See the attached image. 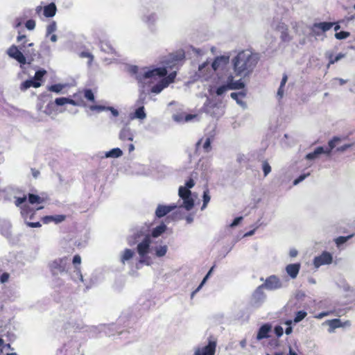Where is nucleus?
I'll return each mask as SVG.
<instances>
[{
  "label": "nucleus",
  "instance_id": "473e14b6",
  "mask_svg": "<svg viewBox=\"0 0 355 355\" xmlns=\"http://www.w3.org/2000/svg\"><path fill=\"white\" fill-rule=\"evenodd\" d=\"M135 254V252L131 249H125L124 251H123L121 254V261L123 264H125L126 261L130 260L133 255Z\"/></svg>",
  "mask_w": 355,
  "mask_h": 355
},
{
  "label": "nucleus",
  "instance_id": "09e8293b",
  "mask_svg": "<svg viewBox=\"0 0 355 355\" xmlns=\"http://www.w3.org/2000/svg\"><path fill=\"white\" fill-rule=\"evenodd\" d=\"M31 87H33L32 79L27 80L23 82L20 86V89L21 90H26L28 88H30Z\"/></svg>",
  "mask_w": 355,
  "mask_h": 355
},
{
  "label": "nucleus",
  "instance_id": "4c0bfd02",
  "mask_svg": "<svg viewBox=\"0 0 355 355\" xmlns=\"http://www.w3.org/2000/svg\"><path fill=\"white\" fill-rule=\"evenodd\" d=\"M101 49L107 53H114L115 52L114 49L108 42H101Z\"/></svg>",
  "mask_w": 355,
  "mask_h": 355
},
{
  "label": "nucleus",
  "instance_id": "69168bd1",
  "mask_svg": "<svg viewBox=\"0 0 355 355\" xmlns=\"http://www.w3.org/2000/svg\"><path fill=\"white\" fill-rule=\"evenodd\" d=\"M283 88H284V87L279 86V87L278 89V91H277V96L279 98H282L284 96V91Z\"/></svg>",
  "mask_w": 355,
  "mask_h": 355
},
{
  "label": "nucleus",
  "instance_id": "774afa93",
  "mask_svg": "<svg viewBox=\"0 0 355 355\" xmlns=\"http://www.w3.org/2000/svg\"><path fill=\"white\" fill-rule=\"evenodd\" d=\"M26 224L28 226H29L31 227H39L41 226V224L40 222H36V223L28 222Z\"/></svg>",
  "mask_w": 355,
  "mask_h": 355
},
{
  "label": "nucleus",
  "instance_id": "6e6d98bb",
  "mask_svg": "<svg viewBox=\"0 0 355 355\" xmlns=\"http://www.w3.org/2000/svg\"><path fill=\"white\" fill-rule=\"evenodd\" d=\"M340 141V138L335 137L328 143V146L331 149H334L336 147V143Z\"/></svg>",
  "mask_w": 355,
  "mask_h": 355
},
{
  "label": "nucleus",
  "instance_id": "bf43d9fd",
  "mask_svg": "<svg viewBox=\"0 0 355 355\" xmlns=\"http://www.w3.org/2000/svg\"><path fill=\"white\" fill-rule=\"evenodd\" d=\"M275 333L277 337H280L284 334L283 328L281 326H276L275 327Z\"/></svg>",
  "mask_w": 355,
  "mask_h": 355
},
{
  "label": "nucleus",
  "instance_id": "052dcab7",
  "mask_svg": "<svg viewBox=\"0 0 355 355\" xmlns=\"http://www.w3.org/2000/svg\"><path fill=\"white\" fill-rule=\"evenodd\" d=\"M242 220H243V217L242 216L236 217L233 220V222L230 225V227H234L237 226L241 223V221Z\"/></svg>",
  "mask_w": 355,
  "mask_h": 355
},
{
  "label": "nucleus",
  "instance_id": "412c9836",
  "mask_svg": "<svg viewBox=\"0 0 355 355\" xmlns=\"http://www.w3.org/2000/svg\"><path fill=\"white\" fill-rule=\"evenodd\" d=\"M158 19V17L156 12H149L148 10L144 12L141 16V20L148 27L154 26Z\"/></svg>",
  "mask_w": 355,
  "mask_h": 355
},
{
  "label": "nucleus",
  "instance_id": "a18cd8bd",
  "mask_svg": "<svg viewBox=\"0 0 355 355\" xmlns=\"http://www.w3.org/2000/svg\"><path fill=\"white\" fill-rule=\"evenodd\" d=\"M84 96L88 101L94 102L95 100L94 94L92 89H87L84 91Z\"/></svg>",
  "mask_w": 355,
  "mask_h": 355
},
{
  "label": "nucleus",
  "instance_id": "7c9ffc66",
  "mask_svg": "<svg viewBox=\"0 0 355 355\" xmlns=\"http://www.w3.org/2000/svg\"><path fill=\"white\" fill-rule=\"evenodd\" d=\"M43 11L46 17H53L56 14L57 8L54 3H51L44 7Z\"/></svg>",
  "mask_w": 355,
  "mask_h": 355
},
{
  "label": "nucleus",
  "instance_id": "f8f14e48",
  "mask_svg": "<svg viewBox=\"0 0 355 355\" xmlns=\"http://www.w3.org/2000/svg\"><path fill=\"white\" fill-rule=\"evenodd\" d=\"M26 200V196H24L23 197L16 198L15 202V205L21 209V214L24 218L30 213L33 215L35 212L34 210L29 207Z\"/></svg>",
  "mask_w": 355,
  "mask_h": 355
},
{
  "label": "nucleus",
  "instance_id": "aec40b11",
  "mask_svg": "<svg viewBox=\"0 0 355 355\" xmlns=\"http://www.w3.org/2000/svg\"><path fill=\"white\" fill-rule=\"evenodd\" d=\"M336 24L334 22H320L315 23L312 27V31L315 35H320V31L326 32L331 29Z\"/></svg>",
  "mask_w": 355,
  "mask_h": 355
},
{
  "label": "nucleus",
  "instance_id": "dca6fc26",
  "mask_svg": "<svg viewBox=\"0 0 355 355\" xmlns=\"http://www.w3.org/2000/svg\"><path fill=\"white\" fill-rule=\"evenodd\" d=\"M184 58V54L182 53L171 54L163 61L166 67L172 69L175 67Z\"/></svg>",
  "mask_w": 355,
  "mask_h": 355
},
{
  "label": "nucleus",
  "instance_id": "4468645a",
  "mask_svg": "<svg viewBox=\"0 0 355 355\" xmlns=\"http://www.w3.org/2000/svg\"><path fill=\"white\" fill-rule=\"evenodd\" d=\"M230 57L227 55H221L215 58L211 63V68L214 71H223L229 64Z\"/></svg>",
  "mask_w": 355,
  "mask_h": 355
},
{
  "label": "nucleus",
  "instance_id": "ddd939ff",
  "mask_svg": "<svg viewBox=\"0 0 355 355\" xmlns=\"http://www.w3.org/2000/svg\"><path fill=\"white\" fill-rule=\"evenodd\" d=\"M323 324H326L329 326L328 331L329 333H334L335 329L340 327H347L351 325V323L349 320L343 322L340 319H333L326 320Z\"/></svg>",
  "mask_w": 355,
  "mask_h": 355
},
{
  "label": "nucleus",
  "instance_id": "c03bdc74",
  "mask_svg": "<svg viewBox=\"0 0 355 355\" xmlns=\"http://www.w3.org/2000/svg\"><path fill=\"white\" fill-rule=\"evenodd\" d=\"M352 236H353V234L347 236H339L337 239H336L335 242L338 246H340V245L347 242Z\"/></svg>",
  "mask_w": 355,
  "mask_h": 355
},
{
  "label": "nucleus",
  "instance_id": "4be33fe9",
  "mask_svg": "<svg viewBox=\"0 0 355 355\" xmlns=\"http://www.w3.org/2000/svg\"><path fill=\"white\" fill-rule=\"evenodd\" d=\"M176 208L177 205L175 203H173L170 205H159L156 209L155 215L158 218H162Z\"/></svg>",
  "mask_w": 355,
  "mask_h": 355
},
{
  "label": "nucleus",
  "instance_id": "a878e982",
  "mask_svg": "<svg viewBox=\"0 0 355 355\" xmlns=\"http://www.w3.org/2000/svg\"><path fill=\"white\" fill-rule=\"evenodd\" d=\"M17 42H21L18 47L23 51L26 55L35 54V51L33 49H26L27 40L26 35H18L17 37Z\"/></svg>",
  "mask_w": 355,
  "mask_h": 355
},
{
  "label": "nucleus",
  "instance_id": "1a4fd4ad",
  "mask_svg": "<svg viewBox=\"0 0 355 355\" xmlns=\"http://www.w3.org/2000/svg\"><path fill=\"white\" fill-rule=\"evenodd\" d=\"M7 55L17 60L20 64L26 63V55L18 46L15 44L11 45L6 51Z\"/></svg>",
  "mask_w": 355,
  "mask_h": 355
},
{
  "label": "nucleus",
  "instance_id": "0eeeda50",
  "mask_svg": "<svg viewBox=\"0 0 355 355\" xmlns=\"http://www.w3.org/2000/svg\"><path fill=\"white\" fill-rule=\"evenodd\" d=\"M149 233V227L147 225H138L131 230V234L128 239L129 245H132L139 241L140 239L144 238Z\"/></svg>",
  "mask_w": 355,
  "mask_h": 355
},
{
  "label": "nucleus",
  "instance_id": "f257e3e1",
  "mask_svg": "<svg viewBox=\"0 0 355 355\" xmlns=\"http://www.w3.org/2000/svg\"><path fill=\"white\" fill-rule=\"evenodd\" d=\"M244 87L245 83L242 79L234 80L233 73L226 71L222 73H218L216 85L211 87L209 94L211 96H221L227 91L241 89Z\"/></svg>",
  "mask_w": 355,
  "mask_h": 355
},
{
  "label": "nucleus",
  "instance_id": "c85d7f7f",
  "mask_svg": "<svg viewBox=\"0 0 355 355\" xmlns=\"http://www.w3.org/2000/svg\"><path fill=\"white\" fill-rule=\"evenodd\" d=\"M202 145V148L205 153H209L211 149V138L207 137L205 140L203 139H200L196 143V148L197 150H199L200 148V146Z\"/></svg>",
  "mask_w": 355,
  "mask_h": 355
},
{
  "label": "nucleus",
  "instance_id": "5fc2aeb1",
  "mask_svg": "<svg viewBox=\"0 0 355 355\" xmlns=\"http://www.w3.org/2000/svg\"><path fill=\"white\" fill-rule=\"evenodd\" d=\"M28 30L32 31L35 28V21L33 19H28L25 24Z\"/></svg>",
  "mask_w": 355,
  "mask_h": 355
},
{
  "label": "nucleus",
  "instance_id": "338daca9",
  "mask_svg": "<svg viewBox=\"0 0 355 355\" xmlns=\"http://www.w3.org/2000/svg\"><path fill=\"white\" fill-rule=\"evenodd\" d=\"M145 99V95H144V91H142L140 94V96H139V100L137 101V105H140V104H142L143 103V101H144Z\"/></svg>",
  "mask_w": 355,
  "mask_h": 355
},
{
  "label": "nucleus",
  "instance_id": "393cba45",
  "mask_svg": "<svg viewBox=\"0 0 355 355\" xmlns=\"http://www.w3.org/2000/svg\"><path fill=\"white\" fill-rule=\"evenodd\" d=\"M246 96V93L244 91L239 92H232L230 94V96L232 99L235 100L236 103L239 105L243 109L247 108L246 103L243 101V98Z\"/></svg>",
  "mask_w": 355,
  "mask_h": 355
},
{
  "label": "nucleus",
  "instance_id": "39448f33",
  "mask_svg": "<svg viewBox=\"0 0 355 355\" xmlns=\"http://www.w3.org/2000/svg\"><path fill=\"white\" fill-rule=\"evenodd\" d=\"M70 259L68 257L57 258L49 262V267L53 276L56 277L60 274L67 272Z\"/></svg>",
  "mask_w": 355,
  "mask_h": 355
},
{
  "label": "nucleus",
  "instance_id": "a19ab883",
  "mask_svg": "<svg viewBox=\"0 0 355 355\" xmlns=\"http://www.w3.org/2000/svg\"><path fill=\"white\" fill-rule=\"evenodd\" d=\"M202 198H203V204L201 207L202 210L205 209L207 207V205L209 202L210 199H211L208 190L204 191Z\"/></svg>",
  "mask_w": 355,
  "mask_h": 355
},
{
  "label": "nucleus",
  "instance_id": "0e129e2a",
  "mask_svg": "<svg viewBox=\"0 0 355 355\" xmlns=\"http://www.w3.org/2000/svg\"><path fill=\"white\" fill-rule=\"evenodd\" d=\"M53 105V103H49L46 107V110H44V112L47 115H51L52 114V110H51V106Z\"/></svg>",
  "mask_w": 355,
  "mask_h": 355
},
{
  "label": "nucleus",
  "instance_id": "72a5a7b5",
  "mask_svg": "<svg viewBox=\"0 0 355 355\" xmlns=\"http://www.w3.org/2000/svg\"><path fill=\"white\" fill-rule=\"evenodd\" d=\"M324 153V148L319 146L315 149L312 153H308L306 155V159L309 160H313L318 157V156Z\"/></svg>",
  "mask_w": 355,
  "mask_h": 355
},
{
  "label": "nucleus",
  "instance_id": "79ce46f5",
  "mask_svg": "<svg viewBox=\"0 0 355 355\" xmlns=\"http://www.w3.org/2000/svg\"><path fill=\"white\" fill-rule=\"evenodd\" d=\"M57 29V24L56 22L53 21H51L47 26H46V36H49V35L54 33Z\"/></svg>",
  "mask_w": 355,
  "mask_h": 355
},
{
  "label": "nucleus",
  "instance_id": "7ed1b4c3",
  "mask_svg": "<svg viewBox=\"0 0 355 355\" xmlns=\"http://www.w3.org/2000/svg\"><path fill=\"white\" fill-rule=\"evenodd\" d=\"M128 71L131 75L135 76L138 83L144 87V85L148 83V79L155 76L163 77L167 74L166 67H159L153 69H147L146 68H139L137 66H129Z\"/></svg>",
  "mask_w": 355,
  "mask_h": 355
},
{
  "label": "nucleus",
  "instance_id": "a211bd4d",
  "mask_svg": "<svg viewBox=\"0 0 355 355\" xmlns=\"http://www.w3.org/2000/svg\"><path fill=\"white\" fill-rule=\"evenodd\" d=\"M272 28L281 33V38L284 42H288L291 40L287 32L288 28L284 23L280 21L273 22Z\"/></svg>",
  "mask_w": 355,
  "mask_h": 355
},
{
  "label": "nucleus",
  "instance_id": "f3484780",
  "mask_svg": "<svg viewBox=\"0 0 355 355\" xmlns=\"http://www.w3.org/2000/svg\"><path fill=\"white\" fill-rule=\"evenodd\" d=\"M135 132L128 125H125L119 132V138L122 141H132Z\"/></svg>",
  "mask_w": 355,
  "mask_h": 355
},
{
  "label": "nucleus",
  "instance_id": "6ab92c4d",
  "mask_svg": "<svg viewBox=\"0 0 355 355\" xmlns=\"http://www.w3.org/2000/svg\"><path fill=\"white\" fill-rule=\"evenodd\" d=\"M212 71L211 66L210 67L209 63L205 62L199 65L197 76L200 78L207 80L211 76Z\"/></svg>",
  "mask_w": 355,
  "mask_h": 355
},
{
  "label": "nucleus",
  "instance_id": "2f4dec72",
  "mask_svg": "<svg viewBox=\"0 0 355 355\" xmlns=\"http://www.w3.org/2000/svg\"><path fill=\"white\" fill-rule=\"evenodd\" d=\"M146 118V114L145 112V109L143 105L139 106L137 109H136L135 112L130 114L131 119H140L144 120Z\"/></svg>",
  "mask_w": 355,
  "mask_h": 355
},
{
  "label": "nucleus",
  "instance_id": "4d7b16f0",
  "mask_svg": "<svg viewBox=\"0 0 355 355\" xmlns=\"http://www.w3.org/2000/svg\"><path fill=\"white\" fill-rule=\"evenodd\" d=\"M195 185V182L193 179L190 178L189 180H187L185 182V185L183 186L184 187L187 188V189L190 190V189L193 188Z\"/></svg>",
  "mask_w": 355,
  "mask_h": 355
},
{
  "label": "nucleus",
  "instance_id": "5701e85b",
  "mask_svg": "<svg viewBox=\"0 0 355 355\" xmlns=\"http://www.w3.org/2000/svg\"><path fill=\"white\" fill-rule=\"evenodd\" d=\"M264 287L261 285L254 291L252 295V302L257 306H259L265 300L266 295L263 291Z\"/></svg>",
  "mask_w": 355,
  "mask_h": 355
},
{
  "label": "nucleus",
  "instance_id": "ea45409f",
  "mask_svg": "<svg viewBox=\"0 0 355 355\" xmlns=\"http://www.w3.org/2000/svg\"><path fill=\"white\" fill-rule=\"evenodd\" d=\"M307 315V313L304 311H300L296 313L295 317L293 320L294 323H298L302 321Z\"/></svg>",
  "mask_w": 355,
  "mask_h": 355
},
{
  "label": "nucleus",
  "instance_id": "49530a36",
  "mask_svg": "<svg viewBox=\"0 0 355 355\" xmlns=\"http://www.w3.org/2000/svg\"><path fill=\"white\" fill-rule=\"evenodd\" d=\"M262 169L264 176H267L271 171V166L267 161H263L262 163Z\"/></svg>",
  "mask_w": 355,
  "mask_h": 355
},
{
  "label": "nucleus",
  "instance_id": "3c124183",
  "mask_svg": "<svg viewBox=\"0 0 355 355\" xmlns=\"http://www.w3.org/2000/svg\"><path fill=\"white\" fill-rule=\"evenodd\" d=\"M89 109L92 111H96L98 112H103V111H106L107 106H104V105H91L89 107Z\"/></svg>",
  "mask_w": 355,
  "mask_h": 355
},
{
  "label": "nucleus",
  "instance_id": "9d476101",
  "mask_svg": "<svg viewBox=\"0 0 355 355\" xmlns=\"http://www.w3.org/2000/svg\"><path fill=\"white\" fill-rule=\"evenodd\" d=\"M176 76V71H174L169 73L168 76L162 78L157 85H154L151 89V92L159 94L164 88L173 82Z\"/></svg>",
  "mask_w": 355,
  "mask_h": 355
},
{
  "label": "nucleus",
  "instance_id": "20e7f679",
  "mask_svg": "<svg viewBox=\"0 0 355 355\" xmlns=\"http://www.w3.org/2000/svg\"><path fill=\"white\" fill-rule=\"evenodd\" d=\"M180 200L177 203V208H184L187 211L191 210L194 207V200L191 196V192L187 188L180 186L178 189Z\"/></svg>",
  "mask_w": 355,
  "mask_h": 355
},
{
  "label": "nucleus",
  "instance_id": "f704fd0d",
  "mask_svg": "<svg viewBox=\"0 0 355 355\" xmlns=\"http://www.w3.org/2000/svg\"><path fill=\"white\" fill-rule=\"evenodd\" d=\"M166 230V225L164 224H161L154 228L152 231L151 237L157 238L159 236L162 234H163Z\"/></svg>",
  "mask_w": 355,
  "mask_h": 355
},
{
  "label": "nucleus",
  "instance_id": "9b49d317",
  "mask_svg": "<svg viewBox=\"0 0 355 355\" xmlns=\"http://www.w3.org/2000/svg\"><path fill=\"white\" fill-rule=\"evenodd\" d=\"M262 286L264 288L270 291L277 290L284 287L282 282L276 275H270L267 277Z\"/></svg>",
  "mask_w": 355,
  "mask_h": 355
},
{
  "label": "nucleus",
  "instance_id": "cd10ccee",
  "mask_svg": "<svg viewBox=\"0 0 355 355\" xmlns=\"http://www.w3.org/2000/svg\"><path fill=\"white\" fill-rule=\"evenodd\" d=\"M168 246L166 245H156L151 247V252H154L155 257H163L168 252Z\"/></svg>",
  "mask_w": 355,
  "mask_h": 355
},
{
  "label": "nucleus",
  "instance_id": "8fccbe9b",
  "mask_svg": "<svg viewBox=\"0 0 355 355\" xmlns=\"http://www.w3.org/2000/svg\"><path fill=\"white\" fill-rule=\"evenodd\" d=\"M54 103L58 106L64 105L67 104V98H66V97L57 98H55Z\"/></svg>",
  "mask_w": 355,
  "mask_h": 355
},
{
  "label": "nucleus",
  "instance_id": "37998d69",
  "mask_svg": "<svg viewBox=\"0 0 355 355\" xmlns=\"http://www.w3.org/2000/svg\"><path fill=\"white\" fill-rule=\"evenodd\" d=\"M64 85H63L55 84V85H51L49 87V90L51 92H55L56 94H60L62 92V90L64 89Z\"/></svg>",
  "mask_w": 355,
  "mask_h": 355
},
{
  "label": "nucleus",
  "instance_id": "2eb2a0df",
  "mask_svg": "<svg viewBox=\"0 0 355 355\" xmlns=\"http://www.w3.org/2000/svg\"><path fill=\"white\" fill-rule=\"evenodd\" d=\"M332 255L327 252H323L320 256L315 257L313 265L316 268L326 264H330L332 262Z\"/></svg>",
  "mask_w": 355,
  "mask_h": 355
},
{
  "label": "nucleus",
  "instance_id": "f03ea898",
  "mask_svg": "<svg viewBox=\"0 0 355 355\" xmlns=\"http://www.w3.org/2000/svg\"><path fill=\"white\" fill-rule=\"evenodd\" d=\"M258 60L257 55L250 51L239 52L232 60L235 73L240 76L249 75L257 65Z\"/></svg>",
  "mask_w": 355,
  "mask_h": 355
},
{
  "label": "nucleus",
  "instance_id": "13d9d810",
  "mask_svg": "<svg viewBox=\"0 0 355 355\" xmlns=\"http://www.w3.org/2000/svg\"><path fill=\"white\" fill-rule=\"evenodd\" d=\"M106 111H110L112 116L116 117L119 116V111L113 107L107 106Z\"/></svg>",
  "mask_w": 355,
  "mask_h": 355
},
{
  "label": "nucleus",
  "instance_id": "423d86ee",
  "mask_svg": "<svg viewBox=\"0 0 355 355\" xmlns=\"http://www.w3.org/2000/svg\"><path fill=\"white\" fill-rule=\"evenodd\" d=\"M153 243V241L150 235H146L144 238L141 239L140 242L137 244V251L140 256L141 263H145L146 265H150V263L148 262L145 257L150 252L151 250V244Z\"/></svg>",
  "mask_w": 355,
  "mask_h": 355
},
{
  "label": "nucleus",
  "instance_id": "de8ad7c7",
  "mask_svg": "<svg viewBox=\"0 0 355 355\" xmlns=\"http://www.w3.org/2000/svg\"><path fill=\"white\" fill-rule=\"evenodd\" d=\"M349 33L347 31H340L335 34V37L337 40H344L349 36Z\"/></svg>",
  "mask_w": 355,
  "mask_h": 355
},
{
  "label": "nucleus",
  "instance_id": "603ef678",
  "mask_svg": "<svg viewBox=\"0 0 355 355\" xmlns=\"http://www.w3.org/2000/svg\"><path fill=\"white\" fill-rule=\"evenodd\" d=\"M46 73V71L44 69L37 71L35 73L34 79L36 80H40Z\"/></svg>",
  "mask_w": 355,
  "mask_h": 355
},
{
  "label": "nucleus",
  "instance_id": "e433bc0d",
  "mask_svg": "<svg viewBox=\"0 0 355 355\" xmlns=\"http://www.w3.org/2000/svg\"><path fill=\"white\" fill-rule=\"evenodd\" d=\"M326 55L329 58V64H328V67L331 64H334L335 62L339 61L340 60H341L342 58H343L345 56V54L340 53L338 54L336 57L334 58L333 54L330 52H327L326 53Z\"/></svg>",
  "mask_w": 355,
  "mask_h": 355
},
{
  "label": "nucleus",
  "instance_id": "c756f323",
  "mask_svg": "<svg viewBox=\"0 0 355 355\" xmlns=\"http://www.w3.org/2000/svg\"><path fill=\"white\" fill-rule=\"evenodd\" d=\"M66 218L64 215H54V216H46L43 218V222L48 224L51 222H54L55 224H58L64 221Z\"/></svg>",
  "mask_w": 355,
  "mask_h": 355
},
{
  "label": "nucleus",
  "instance_id": "680f3d73",
  "mask_svg": "<svg viewBox=\"0 0 355 355\" xmlns=\"http://www.w3.org/2000/svg\"><path fill=\"white\" fill-rule=\"evenodd\" d=\"M80 57H82V58H89V63L93 60V58H94V56L90 53L86 52V51L82 52L80 53Z\"/></svg>",
  "mask_w": 355,
  "mask_h": 355
},
{
  "label": "nucleus",
  "instance_id": "e2e57ef3",
  "mask_svg": "<svg viewBox=\"0 0 355 355\" xmlns=\"http://www.w3.org/2000/svg\"><path fill=\"white\" fill-rule=\"evenodd\" d=\"M73 263L76 266L77 264L80 265L81 263V257L80 255L76 254L73 258Z\"/></svg>",
  "mask_w": 355,
  "mask_h": 355
},
{
  "label": "nucleus",
  "instance_id": "58836bf2",
  "mask_svg": "<svg viewBox=\"0 0 355 355\" xmlns=\"http://www.w3.org/2000/svg\"><path fill=\"white\" fill-rule=\"evenodd\" d=\"M28 202L31 205L40 204L41 202H42V200L37 195L29 194L28 195Z\"/></svg>",
  "mask_w": 355,
  "mask_h": 355
},
{
  "label": "nucleus",
  "instance_id": "864d4df0",
  "mask_svg": "<svg viewBox=\"0 0 355 355\" xmlns=\"http://www.w3.org/2000/svg\"><path fill=\"white\" fill-rule=\"evenodd\" d=\"M310 173H304V174H302V175H300L297 179H295L293 182V184L294 185H297L299 183H300L301 182H302L304 180H305L308 176H309Z\"/></svg>",
  "mask_w": 355,
  "mask_h": 355
},
{
  "label": "nucleus",
  "instance_id": "6e6552de",
  "mask_svg": "<svg viewBox=\"0 0 355 355\" xmlns=\"http://www.w3.org/2000/svg\"><path fill=\"white\" fill-rule=\"evenodd\" d=\"M216 342L209 340L207 345H198L193 349V355H214Z\"/></svg>",
  "mask_w": 355,
  "mask_h": 355
},
{
  "label": "nucleus",
  "instance_id": "c9c22d12",
  "mask_svg": "<svg viewBox=\"0 0 355 355\" xmlns=\"http://www.w3.org/2000/svg\"><path fill=\"white\" fill-rule=\"evenodd\" d=\"M123 155L122 150L119 148H113L105 153V157L118 158Z\"/></svg>",
  "mask_w": 355,
  "mask_h": 355
},
{
  "label": "nucleus",
  "instance_id": "bb28decb",
  "mask_svg": "<svg viewBox=\"0 0 355 355\" xmlns=\"http://www.w3.org/2000/svg\"><path fill=\"white\" fill-rule=\"evenodd\" d=\"M272 326L270 324H263L259 329L257 339L258 340H262L263 338H268V334L271 331Z\"/></svg>",
  "mask_w": 355,
  "mask_h": 355
},
{
  "label": "nucleus",
  "instance_id": "b1692460",
  "mask_svg": "<svg viewBox=\"0 0 355 355\" xmlns=\"http://www.w3.org/2000/svg\"><path fill=\"white\" fill-rule=\"evenodd\" d=\"M300 263H291L286 266V272L288 275L293 279H295L300 270Z\"/></svg>",
  "mask_w": 355,
  "mask_h": 355
}]
</instances>
